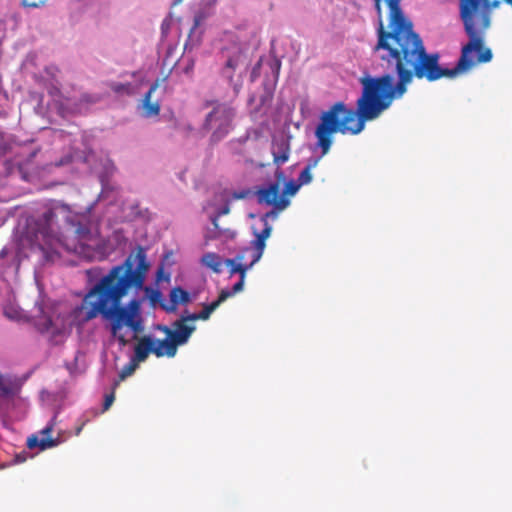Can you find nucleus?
Returning a JSON list of instances; mask_svg holds the SVG:
<instances>
[{"label": "nucleus", "instance_id": "nucleus-35", "mask_svg": "<svg viewBox=\"0 0 512 512\" xmlns=\"http://www.w3.org/2000/svg\"><path fill=\"white\" fill-rule=\"evenodd\" d=\"M276 176H277V178H278V179H280V178H284V175H283V172H282V171H278V172H276Z\"/></svg>", "mask_w": 512, "mask_h": 512}, {"label": "nucleus", "instance_id": "nucleus-14", "mask_svg": "<svg viewBox=\"0 0 512 512\" xmlns=\"http://www.w3.org/2000/svg\"><path fill=\"white\" fill-rule=\"evenodd\" d=\"M273 162L276 165H282L289 160L290 143L283 138L274 140L272 143Z\"/></svg>", "mask_w": 512, "mask_h": 512}, {"label": "nucleus", "instance_id": "nucleus-22", "mask_svg": "<svg viewBox=\"0 0 512 512\" xmlns=\"http://www.w3.org/2000/svg\"><path fill=\"white\" fill-rule=\"evenodd\" d=\"M319 159H310L306 165V167L300 172L297 181L301 184V186L309 184L312 181V173L311 170L318 165Z\"/></svg>", "mask_w": 512, "mask_h": 512}, {"label": "nucleus", "instance_id": "nucleus-25", "mask_svg": "<svg viewBox=\"0 0 512 512\" xmlns=\"http://www.w3.org/2000/svg\"><path fill=\"white\" fill-rule=\"evenodd\" d=\"M110 88L115 92V93H122V92H127V93H130V90H131V84L130 83H112L110 85Z\"/></svg>", "mask_w": 512, "mask_h": 512}, {"label": "nucleus", "instance_id": "nucleus-6", "mask_svg": "<svg viewBox=\"0 0 512 512\" xmlns=\"http://www.w3.org/2000/svg\"><path fill=\"white\" fill-rule=\"evenodd\" d=\"M214 104L215 106L213 110L208 113L205 118L203 128L206 130H213L212 140L219 141L230 131L235 111L232 107L224 103L214 101L206 102V106Z\"/></svg>", "mask_w": 512, "mask_h": 512}, {"label": "nucleus", "instance_id": "nucleus-13", "mask_svg": "<svg viewBox=\"0 0 512 512\" xmlns=\"http://www.w3.org/2000/svg\"><path fill=\"white\" fill-rule=\"evenodd\" d=\"M54 429V424L50 423L43 428L38 434H32L27 438V447L29 449L39 448L44 451L59 445V438H52L50 435Z\"/></svg>", "mask_w": 512, "mask_h": 512}, {"label": "nucleus", "instance_id": "nucleus-23", "mask_svg": "<svg viewBox=\"0 0 512 512\" xmlns=\"http://www.w3.org/2000/svg\"><path fill=\"white\" fill-rule=\"evenodd\" d=\"M300 187H301V184L298 181L290 180L289 182H287L285 184V189L283 191L282 196H285V197H286V195L293 196L298 192Z\"/></svg>", "mask_w": 512, "mask_h": 512}, {"label": "nucleus", "instance_id": "nucleus-1", "mask_svg": "<svg viewBox=\"0 0 512 512\" xmlns=\"http://www.w3.org/2000/svg\"><path fill=\"white\" fill-rule=\"evenodd\" d=\"M377 12V43L373 51L397 75L379 77L366 76L360 79L362 95L357 100L356 110L339 101L320 115L315 136L322 155H326L333 143V134L357 135L364 130L365 122L380 116L392 102L400 99L414 78L428 82L443 77L453 78L465 70L443 68L438 53H427L424 43L413 29V23L404 15L402 0H373Z\"/></svg>", "mask_w": 512, "mask_h": 512}, {"label": "nucleus", "instance_id": "nucleus-3", "mask_svg": "<svg viewBox=\"0 0 512 512\" xmlns=\"http://www.w3.org/2000/svg\"><path fill=\"white\" fill-rule=\"evenodd\" d=\"M459 17L469 41L462 47L458 69L468 71L476 63H487L492 51L484 47L487 30L492 24L493 10L500 7L502 0H458ZM512 8V0H503Z\"/></svg>", "mask_w": 512, "mask_h": 512}, {"label": "nucleus", "instance_id": "nucleus-18", "mask_svg": "<svg viewBox=\"0 0 512 512\" xmlns=\"http://www.w3.org/2000/svg\"><path fill=\"white\" fill-rule=\"evenodd\" d=\"M239 65V57L229 58L222 69V75L225 77L231 85H233V89L235 94L237 95L241 88V83H234L233 76L236 68Z\"/></svg>", "mask_w": 512, "mask_h": 512}, {"label": "nucleus", "instance_id": "nucleus-11", "mask_svg": "<svg viewBox=\"0 0 512 512\" xmlns=\"http://www.w3.org/2000/svg\"><path fill=\"white\" fill-rule=\"evenodd\" d=\"M276 217L274 211L267 212L262 217V221L264 222V228L260 232H255V240L252 241V246L250 248V255L253 256V262H258L264 252L266 247V240L270 237L272 232V227L268 223V218Z\"/></svg>", "mask_w": 512, "mask_h": 512}, {"label": "nucleus", "instance_id": "nucleus-32", "mask_svg": "<svg viewBox=\"0 0 512 512\" xmlns=\"http://www.w3.org/2000/svg\"><path fill=\"white\" fill-rule=\"evenodd\" d=\"M249 195V191L242 190L239 192H234L232 194V199L239 200V199H245Z\"/></svg>", "mask_w": 512, "mask_h": 512}, {"label": "nucleus", "instance_id": "nucleus-21", "mask_svg": "<svg viewBox=\"0 0 512 512\" xmlns=\"http://www.w3.org/2000/svg\"><path fill=\"white\" fill-rule=\"evenodd\" d=\"M169 297L173 306H177L180 303L187 304L191 300L189 293L181 287H174L170 291Z\"/></svg>", "mask_w": 512, "mask_h": 512}, {"label": "nucleus", "instance_id": "nucleus-37", "mask_svg": "<svg viewBox=\"0 0 512 512\" xmlns=\"http://www.w3.org/2000/svg\"><path fill=\"white\" fill-rule=\"evenodd\" d=\"M275 67L277 69V71L280 69V62L279 61H275Z\"/></svg>", "mask_w": 512, "mask_h": 512}, {"label": "nucleus", "instance_id": "nucleus-17", "mask_svg": "<svg viewBox=\"0 0 512 512\" xmlns=\"http://www.w3.org/2000/svg\"><path fill=\"white\" fill-rule=\"evenodd\" d=\"M158 85H159L158 81L153 83L151 85L150 89L148 90V92L144 95L142 107L144 110V115L146 117L156 116L160 112L159 103L151 101V95L157 89Z\"/></svg>", "mask_w": 512, "mask_h": 512}, {"label": "nucleus", "instance_id": "nucleus-5", "mask_svg": "<svg viewBox=\"0 0 512 512\" xmlns=\"http://www.w3.org/2000/svg\"><path fill=\"white\" fill-rule=\"evenodd\" d=\"M187 321H190L188 317L182 316L173 323L174 329L165 325H158L157 329L165 333L166 337L163 340L153 339V354L158 358L163 356L174 357L178 346L185 344L195 330V326L186 324Z\"/></svg>", "mask_w": 512, "mask_h": 512}, {"label": "nucleus", "instance_id": "nucleus-10", "mask_svg": "<svg viewBox=\"0 0 512 512\" xmlns=\"http://www.w3.org/2000/svg\"><path fill=\"white\" fill-rule=\"evenodd\" d=\"M150 353H153V338L143 336L135 345L133 358L122 368L119 374L120 379L124 380L126 377L132 375L138 367V364L144 362Z\"/></svg>", "mask_w": 512, "mask_h": 512}, {"label": "nucleus", "instance_id": "nucleus-20", "mask_svg": "<svg viewBox=\"0 0 512 512\" xmlns=\"http://www.w3.org/2000/svg\"><path fill=\"white\" fill-rule=\"evenodd\" d=\"M201 263L210 268L215 273H220L222 271V258L213 252H208L204 254L201 258Z\"/></svg>", "mask_w": 512, "mask_h": 512}, {"label": "nucleus", "instance_id": "nucleus-26", "mask_svg": "<svg viewBox=\"0 0 512 512\" xmlns=\"http://www.w3.org/2000/svg\"><path fill=\"white\" fill-rule=\"evenodd\" d=\"M245 278L240 277L239 281L235 283L231 290H222L220 293H228L229 297L243 290Z\"/></svg>", "mask_w": 512, "mask_h": 512}, {"label": "nucleus", "instance_id": "nucleus-15", "mask_svg": "<svg viewBox=\"0 0 512 512\" xmlns=\"http://www.w3.org/2000/svg\"><path fill=\"white\" fill-rule=\"evenodd\" d=\"M228 298V293H220L215 301L211 302L210 304H204L202 311H200L199 313L189 314L187 317L190 321L208 320L211 314Z\"/></svg>", "mask_w": 512, "mask_h": 512}, {"label": "nucleus", "instance_id": "nucleus-31", "mask_svg": "<svg viewBox=\"0 0 512 512\" xmlns=\"http://www.w3.org/2000/svg\"><path fill=\"white\" fill-rule=\"evenodd\" d=\"M11 393V389L5 384L2 376L0 375V395L7 396Z\"/></svg>", "mask_w": 512, "mask_h": 512}, {"label": "nucleus", "instance_id": "nucleus-33", "mask_svg": "<svg viewBox=\"0 0 512 512\" xmlns=\"http://www.w3.org/2000/svg\"><path fill=\"white\" fill-rule=\"evenodd\" d=\"M229 212H230V207H229V205L227 204V205L223 206V207L220 209V211L218 212V214H217V216H216V217L218 218V217H219V216H221V215H226V214H228Z\"/></svg>", "mask_w": 512, "mask_h": 512}, {"label": "nucleus", "instance_id": "nucleus-19", "mask_svg": "<svg viewBox=\"0 0 512 512\" xmlns=\"http://www.w3.org/2000/svg\"><path fill=\"white\" fill-rule=\"evenodd\" d=\"M212 223L214 229L206 235V239L212 240L219 238L227 241L233 240L236 237V232L234 230L229 228L222 229L219 227L217 217L212 218Z\"/></svg>", "mask_w": 512, "mask_h": 512}, {"label": "nucleus", "instance_id": "nucleus-36", "mask_svg": "<svg viewBox=\"0 0 512 512\" xmlns=\"http://www.w3.org/2000/svg\"><path fill=\"white\" fill-rule=\"evenodd\" d=\"M198 25H199V19L196 17L193 29H195Z\"/></svg>", "mask_w": 512, "mask_h": 512}, {"label": "nucleus", "instance_id": "nucleus-29", "mask_svg": "<svg viewBox=\"0 0 512 512\" xmlns=\"http://www.w3.org/2000/svg\"><path fill=\"white\" fill-rule=\"evenodd\" d=\"M72 160H73L72 155L70 153H68L65 156H63L59 161H56L54 165L56 167L65 166V165L70 164L72 162Z\"/></svg>", "mask_w": 512, "mask_h": 512}, {"label": "nucleus", "instance_id": "nucleus-27", "mask_svg": "<svg viewBox=\"0 0 512 512\" xmlns=\"http://www.w3.org/2000/svg\"><path fill=\"white\" fill-rule=\"evenodd\" d=\"M75 233L78 235L79 241H82L89 238L90 230L87 227L79 226Z\"/></svg>", "mask_w": 512, "mask_h": 512}, {"label": "nucleus", "instance_id": "nucleus-30", "mask_svg": "<svg viewBox=\"0 0 512 512\" xmlns=\"http://www.w3.org/2000/svg\"><path fill=\"white\" fill-rule=\"evenodd\" d=\"M115 396L114 393L107 394L103 403V410L106 411L110 408L112 403L114 402Z\"/></svg>", "mask_w": 512, "mask_h": 512}, {"label": "nucleus", "instance_id": "nucleus-8", "mask_svg": "<svg viewBox=\"0 0 512 512\" xmlns=\"http://www.w3.org/2000/svg\"><path fill=\"white\" fill-rule=\"evenodd\" d=\"M38 152V148L29 149L28 151L23 150V152L15 156L14 159L6 160L4 162L6 174L12 175L18 173L23 180L28 181L30 175L38 169L34 161Z\"/></svg>", "mask_w": 512, "mask_h": 512}, {"label": "nucleus", "instance_id": "nucleus-34", "mask_svg": "<svg viewBox=\"0 0 512 512\" xmlns=\"http://www.w3.org/2000/svg\"><path fill=\"white\" fill-rule=\"evenodd\" d=\"M162 277H163V269L160 268L158 271H157V279L158 280H162Z\"/></svg>", "mask_w": 512, "mask_h": 512}, {"label": "nucleus", "instance_id": "nucleus-12", "mask_svg": "<svg viewBox=\"0 0 512 512\" xmlns=\"http://www.w3.org/2000/svg\"><path fill=\"white\" fill-rule=\"evenodd\" d=\"M257 262H253V256L250 255V248H243L234 259H225L224 264L230 268V274L238 273L240 277L245 278L247 271Z\"/></svg>", "mask_w": 512, "mask_h": 512}, {"label": "nucleus", "instance_id": "nucleus-24", "mask_svg": "<svg viewBox=\"0 0 512 512\" xmlns=\"http://www.w3.org/2000/svg\"><path fill=\"white\" fill-rule=\"evenodd\" d=\"M21 310L12 305H7L4 307V315L11 320H20L21 318Z\"/></svg>", "mask_w": 512, "mask_h": 512}, {"label": "nucleus", "instance_id": "nucleus-28", "mask_svg": "<svg viewBox=\"0 0 512 512\" xmlns=\"http://www.w3.org/2000/svg\"><path fill=\"white\" fill-rule=\"evenodd\" d=\"M47 0H22V5L29 8H38Z\"/></svg>", "mask_w": 512, "mask_h": 512}, {"label": "nucleus", "instance_id": "nucleus-4", "mask_svg": "<svg viewBox=\"0 0 512 512\" xmlns=\"http://www.w3.org/2000/svg\"><path fill=\"white\" fill-rule=\"evenodd\" d=\"M56 213L53 210H47L37 222L35 240L43 253L46 262H54L60 258V248L74 253H80L83 250L82 243L78 245L70 244L63 240L61 234L55 225Z\"/></svg>", "mask_w": 512, "mask_h": 512}, {"label": "nucleus", "instance_id": "nucleus-2", "mask_svg": "<svg viewBox=\"0 0 512 512\" xmlns=\"http://www.w3.org/2000/svg\"><path fill=\"white\" fill-rule=\"evenodd\" d=\"M149 268L145 249L137 246L121 264L111 267L98 279L95 276L100 268L88 269L86 275L92 285L75 308L76 317L81 315L83 322L100 317L109 323L111 335L122 346L127 345L128 340L121 334L123 327L135 334L144 330L142 300L133 297L126 304L123 301L144 289Z\"/></svg>", "mask_w": 512, "mask_h": 512}, {"label": "nucleus", "instance_id": "nucleus-38", "mask_svg": "<svg viewBox=\"0 0 512 512\" xmlns=\"http://www.w3.org/2000/svg\"><path fill=\"white\" fill-rule=\"evenodd\" d=\"M179 2H181V0H177V1H176V3H179Z\"/></svg>", "mask_w": 512, "mask_h": 512}, {"label": "nucleus", "instance_id": "nucleus-7", "mask_svg": "<svg viewBox=\"0 0 512 512\" xmlns=\"http://www.w3.org/2000/svg\"><path fill=\"white\" fill-rule=\"evenodd\" d=\"M40 312L41 315L34 318V327L39 333L47 335L52 344H61L69 334L67 319L60 314H47L42 308Z\"/></svg>", "mask_w": 512, "mask_h": 512}, {"label": "nucleus", "instance_id": "nucleus-9", "mask_svg": "<svg viewBox=\"0 0 512 512\" xmlns=\"http://www.w3.org/2000/svg\"><path fill=\"white\" fill-rule=\"evenodd\" d=\"M280 183L273 182L268 184L266 187L260 188L256 192V196L259 203H264L268 206H272L275 212V216L280 211H283L290 205V200L282 196L281 194Z\"/></svg>", "mask_w": 512, "mask_h": 512}, {"label": "nucleus", "instance_id": "nucleus-16", "mask_svg": "<svg viewBox=\"0 0 512 512\" xmlns=\"http://www.w3.org/2000/svg\"><path fill=\"white\" fill-rule=\"evenodd\" d=\"M228 298V293H220L215 301L211 302L210 304H204L202 311H200L199 313L189 314L187 317L190 321L208 320L211 314Z\"/></svg>", "mask_w": 512, "mask_h": 512}]
</instances>
